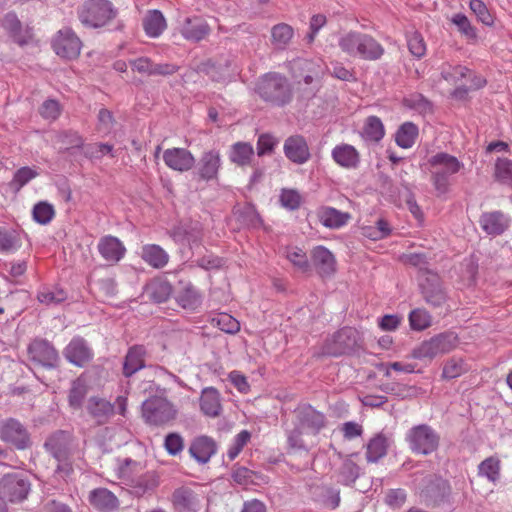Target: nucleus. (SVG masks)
Returning a JSON list of instances; mask_svg holds the SVG:
<instances>
[{
    "mask_svg": "<svg viewBox=\"0 0 512 512\" xmlns=\"http://www.w3.org/2000/svg\"><path fill=\"white\" fill-rule=\"evenodd\" d=\"M407 44L411 54L417 58H421L426 53V45L422 35L416 31L408 34Z\"/></svg>",
    "mask_w": 512,
    "mask_h": 512,
    "instance_id": "58",
    "label": "nucleus"
},
{
    "mask_svg": "<svg viewBox=\"0 0 512 512\" xmlns=\"http://www.w3.org/2000/svg\"><path fill=\"white\" fill-rule=\"evenodd\" d=\"M404 103L407 107L420 114H426L432 110L431 103L421 94L410 95L404 99Z\"/></svg>",
    "mask_w": 512,
    "mask_h": 512,
    "instance_id": "57",
    "label": "nucleus"
},
{
    "mask_svg": "<svg viewBox=\"0 0 512 512\" xmlns=\"http://www.w3.org/2000/svg\"><path fill=\"white\" fill-rule=\"evenodd\" d=\"M31 490V483L22 473L5 475L0 484V495L2 500L12 503L25 500Z\"/></svg>",
    "mask_w": 512,
    "mask_h": 512,
    "instance_id": "8",
    "label": "nucleus"
},
{
    "mask_svg": "<svg viewBox=\"0 0 512 512\" xmlns=\"http://www.w3.org/2000/svg\"><path fill=\"white\" fill-rule=\"evenodd\" d=\"M495 177L501 183L512 186V161L498 158L495 164Z\"/></svg>",
    "mask_w": 512,
    "mask_h": 512,
    "instance_id": "51",
    "label": "nucleus"
},
{
    "mask_svg": "<svg viewBox=\"0 0 512 512\" xmlns=\"http://www.w3.org/2000/svg\"><path fill=\"white\" fill-rule=\"evenodd\" d=\"M465 369L462 359L452 358L445 364L442 375L446 379H453L460 376Z\"/></svg>",
    "mask_w": 512,
    "mask_h": 512,
    "instance_id": "63",
    "label": "nucleus"
},
{
    "mask_svg": "<svg viewBox=\"0 0 512 512\" xmlns=\"http://www.w3.org/2000/svg\"><path fill=\"white\" fill-rule=\"evenodd\" d=\"M390 232V225L385 219H379L375 225H367L361 228L362 235L373 241L386 238Z\"/></svg>",
    "mask_w": 512,
    "mask_h": 512,
    "instance_id": "44",
    "label": "nucleus"
},
{
    "mask_svg": "<svg viewBox=\"0 0 512 512\" xmlns=\"http://www.w3.org/2000/svg\"><path fill=\"white\" fill-rule=\"evenodd\" d=\"M297 426L289 431L287 439L292 448L305 449L303 434L317 435L326 425V417L310 405H301L296 411Z\"/></svg>",
    "mask_w": 512,
    "mask_h": 512,
    "instance_id": "1",
    "label": "nucleus"
},
{
    "mask_svg": "<svg viewBox=\"0 0 512 512\" xmlns=\"http://www.w3.org/2000/svg\"><path fill=\"white\" fill-rule=\"evenodd\" d=\"M470 9L477 16L478 20L485 25H492L494 20L493 16L489 12L485 3L481 0H471L469 3Z\"/></svg>",
    "mask_w": 512,
    "mask_h": 512,
    "instance_id": "60",
    "label": "nucleus"
},
{
    "mask_svg": "<svg viewBox=\"0 0 512 512\" xmlns=\"http://www.w3.org/2000/svg\"><path fill=\"white\" fill-rule=\"evenodd\" d=\"M180 307L188 311H195L202 304V295L189 281L180 280L175 295Z\"/></svg>",
    "mask_w": 512,
    "mask_h": 512,
    "instance_id": "18",
    "label": "nucleus"
},
{
    "mask_svg": "<svg viewBox=\"0 0 512 512\" xmlns=\"http://www.w3.org/2000/svg\"><path fill=\"white\" fill-rule=\"evenodd\" d=\"M144 293L147 298L162 303L169 299L172 294V286L164 279L156 278L151 280L146 286Z\"/></svg>",
    "mask_w": 512,
    "mask_h": 512,
    "instance_id": "33",
    "label": "nucleus"
},
{
    "mask_svg": "<svg viewBox=\"0 0 512 512\" xmlns=\"http://www.w3.org/2000/svg\"><path fill=\"white\" fill-rule=\"evenodd\" d=\"M53 49L62 58L74 59L80 54L81 41L70 28H64L55 37Z\"/></svg>",
    "mask_w": 512,
    "mask_h": 512,
    "instance_id": "13",
    "label": "nucleus"
},
{
    "mask_svg": "<svg viewBox=\"0 0 512 512\" xmlns=\"http://www.w3.org/2000/svg\"><path fill=\"white\" fill-rule=\"evenodd\" d=\"M428 164L431 167V180L438 195L446 194L449 191L450 177L463 168L455 156L441 152L429 158Z\"/></svg>",
    "mask_w": 512,
    "mask_h": 512,
    "instance_id": "3",
    "label": "nucleus"
},
{
    "mask_svg": "<svg viewBox=\"0 0 512 512\" xmlns=\"http://www.w3.org/2000/svg\"><path fill=\"white\" fill-rule=\"evenodd\" d=\"M0 439L18 450L28 449L32 445L27 428L15 418H7L0 422Z\"/></svg>",
    "mask_w": 512,
    "mask_h": 512,
    "instance_id": "9",
    "label": "nucleus"
},
{
    "mask_svg": "<svg viewBox=\"0 0 512 512\" xmlns=\"http://www.w3.org/2000/svg\"><path fill=\"white\" fill-rule=\"evenodd\" d=\"M86 409L98 424H104L114 414V405L99 397H90Z\"/></svg>",
    "mask_w": 512,
    "mask_h": 512,
    "instance_id": "29",
    "label": "nucleus"
},
{
    "mask_svg": "<svg viewBox=\"0 0 512 512\" xmlns=\"http://www.w3.org/2000/svg\"><path fill=\"white\" fill-rule=\"evenodd\" d=\"M67 299V292L59 286H42L37 292L39 303L51 307Z\"/></svg>",
    "mask_w": 512,
    "mask_h": 512,
    "instance_id": "34",
    "label": "nucleus"
},
{
    "mask_svg": "<svg viewBox=\"0 0 512 512\" xmlns=\"http://www.w3.org/2000/svg\"><path fill=\"white\" fill-rule=\"evenodd\" d=\"M64 357L71 364L83 367L93 358V351L87 342L79 336L72 338L63 351Z\"/></svg>",
    "mask_w": 512,
    "mask_h": 512,
    "instance_id": "14",
    "label": "nucleus"
},
{
    "mask_svg": "<svg viewBox=\"0 0 512 512\" xmlns=\"http://www.w3.org/2000/svg\"><path fill=\"white\" fill-rule=\"evenodd\" d=\"M21 247L17 231L0 227V252L14 253Z\"/></svg>",
    "mask_w": 512,
    "mask_h": 512,
    "instance_id": "42",
    "label": "nucleus"
},
{
    "mask_svg": "<svg viewBox=\"0 0 512 512\" xmlns=\"http://www.w3.org/2000/svg\"><path fill=\"white\" fill-rule=\"evenodd\" d=\"M317 217L320 223L330 229H339L345 226L351 219L348 212H342L330 206H323L317 210Z\"/></svg>",
    "mask_w": 512,
    "mask_h": 512,
    "instance_id": "24",
    "label": "nucleus"
},
{
    "mask_svg": "<svg viewBox=\"0 0 512 512\" xmlns=\"http://www.w3.org/2000/svg\"><path fill=\"white\" fill-rule=\"evenodd\" d=\"M143 391L161 393V395L146 399L142 404V415L147 423L162 425L176 417L177 410L175 406L163 396V389H160L153 382H147L144 384Z\"/></svg>",
    "mask_w": 512,
    "mask_h": 512,
    "instance_id": "2",
    "label": "nucleus"
},
{
    "mask_svg": "<svg viewBox=\"0 0 512 512\" xmlns=\"http://www.w3.org/2000/svg\"><path fill=\"white\" fill-rule=\"evenodd\" d=\"M214 321L217 327L228 334H235L240 330V323L237 319L229 314L223 313L218 315Z\"/></svg>",
    "mask_w": 512,
    "mask_h": 512,
    "instance_id": "59",
    "label": "nucleus"
},
{
    "mask_svg": "<svg viewBox=\"0 0 512 512\" xmlns=\"http://www.w3.org/2000/svg\"><path fill=\"white\" fill-rule=\"evenodd\" d=\"M257 91L264 100L277 105H284L291 96L286 78L277 73L265 75L258 83Z\"/></svg>",
    "mask_w": 512,
    "mask_h": 512,
    "instance_id": "6",
    "label": "nucleus"
},
{
    "mask_svg": "<svg viewBox=\"0 0 512 512\" xmlns=\"http://www.w3.org/2000/svg\"><path fill=\"white\" fill-rule=\"evenodd\" d=\"M172 503L179 512H197L200 509L199 498L187 487L178 488L173 492Z\"/></svg>",
    "mask_w": 512,
    "mask_h": 512,
    "instance_id": "25",
    "label": "nucleus"
},
{
    "mask_svg": "<svg viewBox=\"0 0 512 512\" xmlns=\"http://www.w3.org/2000/svg\"><path fill=\"white\" fill-rule=\"evenodd\" d=\"M200 411L207 417L216 418L222 414V398L214 387H205L199 398Z\"/></svg>",
    "mask_w": 512,
    "mask_h": 512,
    "instance_id": "19",
    "label": "nucleus"
},
{
    "mask_svg": "<svg viewBox=\"0 0 512 512\" xmlns=\"http://www.w3.org/2000/svg\"><path fill=\"white\" fill-rule=\"evenodd\" d=\"M338 347L332 352L333 354H342L347 349L353 348L357 344V331L350 327L339 330L333 337Z\"/></svg>",
    "mask_w": 512,
    "mask_h": 512,
    "instance_id": "39",
    "label": "nucleus"
},
{
    "mask_svg": "<svg viewBox=\"0 0 512 512\" xmlns=\"http://www.w3.org/2000/svg\"><path fill=\"white\" fill-rule=\"evenodd\" d=\"M293 28L285 23L275 25L271 30L272 44L279 49L285 48L293 37Z\"/></svg>",
    "mask_w": 512,
    "mask_h": 512,
    "instance_id": "43",
    "label": "nucleus"
},
{
    "mask_svg": "<svg viewBox=\"0 0 512 512\" xmlns=\"http://www.w3.org/2000/svg\"><path fill=\"white\" fill-rule=\"evenodd\" d=\"M145 350L142 346L131 347L125 357L123 373L130 377L144 367Z\"/></svg>",
    "mask_w": 512,
    "mask_h": 512,
    "instance_id": "36",
    "label": "nucleus"
},
{
    "mask_svg": "<svg viewBox=\"0 0 512 512\" xmlns=\"http://www.w3.org/2000/svg\"><path fill=\"white\" fill-rule=\"evenodd\" d=\"M314 266L323 277L331 276L336 270L334 255L324 246H317L311 252Z\"/></svg>",
    "mask_w": 512,
    "mask_h": 512,
    "instance_id": "26",
    "label": "nucleus"
},
{
    "mask_svg": "<svg viewBox=\"0 0 512 512\" xmlns=\"http://www.w3.org/2000/svg\"><path fill=\"white\" fill-rule=\"evenodd\" d=\"M501 461L496 456L484 459L478 465V475L495 484L500 479Z\"/></svg>",
    "mask_w": 512,
    "mask_h": 512,
    "instance_id": "38",
    "label": "nucleus"
},
{
    "mask_svg": "<svg viewBox=\"0 0 512 512\" xmlns=\"http://www.w3.org/2000/svg\"><path fill=\"white\" fill-rule=\"evenodd\" d=\"M392 443L390 436L379 433L374 436L367 444L366 458L370 463H376L387 454V450Z\"/></svg>",
    "mask_w": 512,
    "mask_h": 512,
    "instance_id": "31",
    "label": "nucleus"
},
{
    "mask_svg": "<svg viewBox=\"0 0 512 512\" xmlns=\"http://www.w3.org/2000/svg\"><path fill=\"white\" fill-rule=\"evenodd\" d=\"M359 475V466L351 459H345L338 473V482L344 485H350L356 481Z\"/></svg>",
    "mask_w": 512,
    "mask_h": 512,
    "instance_id": "47",
    "label": "nucleus"
},
{
    "mask_svg": "<svg viewBox=\"0 0 512 512\" xmlns=\"http://www.w3.org/2000/svg\"><path fill=\"white\" fill-rule=\"evenodd\" d=\"M249 440L250 433L247 430H242L240 433H238L227 451L229 460H234Z\"/></svg>",
    "mask_w": 512,
    "mask_h": 512,
    "instance_id": "62",
    "label": "nucleus"
},
{
    "mask_svg": "<svg viewBox=\"0 0 512 512\" xmlns=\"http://www.w3.org/2000/svg\"><path fill=\"white\" fill-rule=\"evenodd\" d=\"M39 112L43 118L53 121L59 117L61 113V107L56 100L48 99L43 102Z\"/></svg>",
    "mask_w": 512,
    "mask_h": 512,
    "instance_id": "64",
    "label": "nucleus"
},
{
    "mask_svg": "<svg viewBox=\"0 0 512 512\" xmlns=\"http://www.w3.org/2000/svg\"><path fill=\"white\" fill-rule=\"evenodd\" d=\"M420 288L428 304L439 307L446 302L447 296L437 274L425 272L420 280Z\"/></svg>",
    "mask_w": 512,
    "mask_h": 512,
    "instance_id": "12",
    "label": "nucleus"
},
{
    "mask_svg": "<svg viewBox=\"0 0 512 512\" xmlns=\"http://www.w3.org/2000/svg\"><path fill=\"white\" fill-rule=\"evenodd\" d=\"M178 31L185 40L200 42L211 33V27L203 17L190 16L179 22Z\"/></svg>",
    "mask_w": 512,
    "mask_h": 512,
    "instance_id": "11",
    "label": "nucleus"
},
{
    "mask_svg": "<svg viewBox=\"0 0 512 512\" xmlns=\"http://www.w3.org/2000/svg\"><path fill=\"white\" fill-rule=\"evenodd\" d=\"M87 394V386L82 379L73 381L69 391L68 401L70 407L79 409L82 406L83 400Z\"/></svg>",
    "mask_w": 512,
    "mask_h": 512,
    "instance_id": "49",
    "label": "nucleus"
},
{
    "mask_svg": "<svg viewBox=\"0 0 512 512\" xmlns=\"http://www.w3.org/2000/svg\"><path fill=\"white\" fill-rule=\"evenodd\" d=\"M287 260L299 271L310 270V263L306 253L299 247H287L285 250Z\"/></svg>",
    "mask_w": 512,
    "mask_h": 512,
    "instance_id": "45",
    "label": "nucleus"
},
{
    "mask_svg": "<svg viewBox=\"0 0 512 512\" xmlns=\"http://www.w3.org/2000/svg\"><path fill=\"white\" fill-rule=\"evenodd\" d=\"M29 359L42 367L57 366L59 355L56 349L46 340L36 339L28 346Z\"/></svg>",
    "mask_w": 512,
    "mask_h": 512,
    "instance_id": "10",
    "label": "nucleus"
},
{
    "mask_svg": "<svg viewBox=\"0 0 512 512\" xmlns=\"http://www.w3.org/2000/svg\"><path fill=\"white\" fill-rule=\"evenodd\" d=\"M70 434L58 431L44 443L45 449L59 462L65 461L69 454Z\"/></svg>",
    "mask_w": 512,
    "mask_h": 512,
    "instance_id": "23",
    "label": "nucleus"
},
{
    "mask_svg": "<svg viewBox=\"0 0 512 512\" xmlns=\"http://www.w3.org/2000/svg\"><path fill=\"white\" fill-rule=\"evenodd\" d=\"M89 500L91 505L101 512H112L119 505L117 497L106 488L91 491Z\"/></svg>",
    "mask_w": 512,
    "mask_h": 512,
    "instance_id": "30",
    "label": "nucleus"
},
{
    "mask_svg": "<svg viewBox=\"0 0 512 512\" xmlns=\"http://www.w3.org/2000/svg\"><path fill=\"white\" fill-rule=\"evenodd\" d=\"M117 15L113 4L108 0H89L78 12L80 22L88 28H101Z\"/></svg>",
    "mask_w": 512,
    "mask_h": 512,
    "instance_id": "5",
    "label": "nucleus"
},
{
    "mask_svg": "<svg viewBox=\"0 0 512 512\" xmlns=\"http://www.w3.org/2000/svg\"><path fill=\"white\" fill-rule=\"evenodd\" d=\"M418 136V127L412 122L403 123L396 132L395 141L401 148H411Z\"/></svg>",
    "mask_w": 512,
    "mask_h": 512,
    "instance_id": "40",
    "label": "nucleus"
},
{
    "mask_svg": "<svg viewBox=\"0 0 512 512\" xmlns=\"http://www.w3.org/2000/svg\"><path fill=\"white\" fill-rule=\"evenodd\" d=\"M334 162L344 169H357L360 164V154L357 149L346 143L336 145L331 151Z\"/></svg>",
    "mask_w": 512,
    "mask_h": 512,
    "instance_id": "21",
    "label": "nucleus"
},
{
    "mask_svg": "<svg viewBox=\"0 0 512 512\" xmlns=\"http://www.w3.org/2000/svg\"><path fill=\"white\" fill-rule=\"evenodd\" d=\"M363 33L348 32L339 38L338 44L341 50L350 56H357Z\"/></svg>",
    "mask_w": 512,
    "mask_h": 512,
    "instance_id": "46",
    "label": "nucleus"
},
{
    "mask_svg": "<svg viewBox=\"0 0 512 512\" xmlns=\"http://www.w3.org/2000/svg\"><path fill=\"white\" fill-rule=\"evenodd\" d=\"M97 250L101 257L110 264H117L126 254V247L123 242L112 235L101 237L97 244Z\"/></svg>",
    "mask_w": 512,
    "mask_h": 512,
    "instance_id": "15",
    "label": "nucleus"
},
{
    "mask_svg": "<svg viewBox=\"0 0 512 512\" xmlns=\"http://www.w3.org/2000/svg\"><path fill=\"white\" fill-rule=\"evenodd\" d=\"M38 176V172L30 167H22L18 169L13 179L10 182V186L15 191H19L28 182Z\"/></svg>",
    "mask_w": 512,
    "mask_h": 512,
    "instance_id": "52",
    "label": "nucleus"
},
{
    "mask_svg": "<svg viewBox=\"0 0 512 512\" xmlns=\"http://www.w3.org/2000/svg\"><path fill=\"white\" fill-rule=\"evenodd\" d=\"M166 28V19L159 10H149L143 18V29L150 38H158Z\"/></svg>",
    "mask_w": 512,
    "mask_h": 512,
    "instance_id": "32",
    "label": "nucleus"
},
{
    "mask_svg": "<svg viewBox=\"0 0 512 512\" xmlns=\"http://www.w3.org/2000/svg\"><path fill=\"white\" fill-rule=\"evenodd\" d=\"M361 45H359V53L357 56L366 60H377L383 53L384 49L372 36L368 34L362 35Z\"/></svg>",
    "mask_w": 512,
    "mask_h": 512,
    "instance_id": "37",
    "label": "nucleus"
},
{
    "mask_svg": "<svg viewBox=\"0 0 512 512\" xmlns=\"http://www.w3.org/2000/svg\"><path fill=\"white\" fill-rule=\"evenodd\" d=\"M406 439L411 450L418 454L428 455L435 451L439 444V436L428 425L422 424L409 430Z\"/></svg>",
    "mask_w": 512,
    "mask_h": 512,
    "instance_id": "7",
    "label": "nucleus"
},
{
    "mask_svg": "<svg viewBox=\"0 0 512 512\" xmlns=\"http://www.w3.org/2000/svg\"><path fill=\"white\" fill-rule=\"evenodd\" d=\"M132 492L138 497L151 494L159 486V477L154 472H148L132 481Z\"/></svg>",
    "mask_w": 512,
    "mask_h": 512,
    "instance_id": "35",
    "label": "nucleus"
},
{
    "mask_svg": "<svg viewBox=\"0 0 512 512\" xmlns=\"http://www.w3.org/2000/svg\"><path fill=\"white\" fill-rule=\"evenodd\" d=\"M163 161L172 170L189 171L195 165V158L185 148H170L163 152Z\"/></svg>",
    "mask_w": 512,
    "mask_h": 512,
    "instance_id": "16",
    "label": "nucleus"
},
{
    "mask_svg": "<svg viewBox=\"0 0 512 512\" xmlns=\"http://www.w3.org/2000/svg\"><path fill=\"white\" fill-rule=\"evenodd\" d=\"M216 451V442L208 436L195 438L189 447L190 455L200 464L209 462Z\"/></svg>",
    "mask_w": 512,
    "mask_h": 512,
    "instance_id": "22",
    "label": "nucleus"
},
{
    "mask_svg": "<svg viewBox=\"0 0 512 512\" xmlns=\"http://www.w3.org/2000/svg\"><path fill=\"white\" fill-rule=\"evenodd\" d=\"M469 73V70L461 65L452 66L445 63L441 66L442 78L450 83H457L462 78H465Z\"/></svg>",
    "mask_w": 512,
    "mask_h": 512,
    "instance_id": "53",
    "label": "nucleus"
},
{
    "mask_svg": "<svg viewBox=\"0 0 512 512\" xmlns=\"http://www.w3.org/2000/svg\"><path fill=\"white\" fill-rule=\"evenodd\" d=\"M57 142L61 144V149L69 150L75 147H81L83 140L81 136L74 131L62 132L57 136Z\"/></svg>",
    "mask_w": 512,
    "mask_h": 512,
    "instance_id": "61",
    "label": "nucleus"
},
{
    "mask_svg": "<svg viewBox=\"0 0 512 512\" xmlns=\"http://www.w3.org/2000/svg\"><path fill=\"white\" fill-rule=\"evenodd\" d=\"M141 259L155 269L164 268L170 259L169 254L157 244H145L141 247Z\"/></svg>",
    "mask_w": 512,
    "mask_h": 512,
    "instance_id": "27",
    "label": "nucleus"
},
{
    "mask_svg": "<svg viewBox=\"0 0 512 512\" xmlns=\"http://www.w3.org/2000/svg\"><path fill=\"white\" fill-rule=\"evenodd\" d=\"M293 66L294 68H299L308 72V74L304 76V82L306 84L312 83L314 78H318L323 72V69L320 65H317L308 60H297L294 62Z\"/></svg>",
    "mask_w": 512,
    "mask_h": 512,
    "instance_id": "56",
    "label": "nucleus"
},
{
    "mask_svg": "<svg viewBox=\"0 0 512 512\" xmlns=\"http://www.w3.org/2000/svg\"><path fill=\"white\" fill-rule=\"evenodd\" d=\"M253 155V147L248 143H236L233 145L230 160L238 165H246L249 163Z\"/></svg>",
    "mask_w": 512,
    "mask_h": 512,
    "instance_id": "48",
    "label": "nucleus"
},
{
    "mask_svg": "<svg viewBox=\"0 0 512 512\" xmlns=\"http://www.w3.org/2000/svg\"><path fill=\"white\" fill-rule=\"evenodd\" d=\"M385 134L384 125L380 118L370 116L366 119L362 130V137L369 142H379Z\"/></svg>",
    "mask_w": 512,
    "mask_h": 512,
    "instance_id": "41",
    "label": "nucleus"
},
{
    "mask_svg": "<svg viewBox=\"0 0 512 512\" xmlns=\"http://www.w3.org/2000/svg\"><path fill=\"white\" fill-rule=\"evenodd\" d=\"M220 167V153L212 149L202 154L197 165V173L202 180L211 181L217 178Z\"/></svg>",
    "mask_w": 512,
    "mask_h": 512,
    "instance_id": "20",
    "label": "nucleus"
},
{
    "mask_svg": "<svg viewBox=\"0 0 512 512\" xmlns=\"http://www.w3.org/2000/svg\"><path fill=\"white\" fill-rule=\"evenodd\" d=\"M55 211L51 204L39 202L33 208V219L42 225L48 224L54 217Z\"/></svg>",
    "mask_w": 512,
    "mask_h": 512,
    "instance_id": "54",
    "label": "nucleus"
},
{
    "mask_svg": "<svg viewBox=\"0 0 512 512\" xmlns=\"http://www.w3.org/2000/svg\"><path fill=\"white\" fill-rule=\"evenodd\" d=\"M459 344V339L454 332H444L421 342L412 351V357L424 361L431 362L434 358L454 350Z\"/></svg>",
    "mask_w": 512,
    "mask_h": 512,
    "instance_id": "4",
    "label": "nucleus"
},
{
    "mask_svg": "<svg viewBox=\"0 0 512 512\" xmlns=\"http://www.w3.org/2000/svg\"><path fill=\"white\" fill-rule=\"evenodd\" d=\"M409 323L415 331L425 330L431 325V315L425 309H414L409 314Z\"/></svg>",
    "mask_w": 512,
    "mask_h": 512,
    "instance_id": "50",
    "label": "nucleus"
},
{
    "mask_svg": "<svg viewBox=\"0 0 512 512\" xmlns=\"http://www.w3.org/2000/svg\"><path fill=\"white\" fill-rule=\"evenodd\" d=\"M285 156L295 164L302 165L310 159V150L305 138L301 135L288 137L284 142Z\"/></svg>",
    "mask_w": 512,
    "mask_h": 512,
    "instance_id": "17",
    "label": "nucleus"
},
{
    "mask_svg": "<svg viewBox=\"0 0 512 512\" xmlns=\"http://www.w3.org/2000/svg\"><path fill=\"white\" fill-rule=\"evenodd\" d=\"M85 156L90 159H102L106 155H110L114 157L113 154V146L107 143H94L85 146L84 148Z\"/></svg>",
    "mask_w": 512,
    "mask_h": 512,
    "instance_id": "55",
    "label": "nucleus"
},
{
    "mask_svg": "<svg viewBox=\"0 0 512 512\" xmlns=\"http://www.w3.org/2000/svg\"><path fill=\"white\" fill-rule=\"evenodd\" d=\"M482 229L489 235H500L509 226L508 217L502 212L485 213L480 218Z\"/></svg>",
    "mask_w": 512,
    "mask_h": 512,
    "instance_id": "28",
    "label": "nucleus"
}]
</instances>
